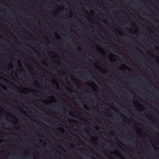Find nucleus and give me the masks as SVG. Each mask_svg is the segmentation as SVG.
Wrapping results in <instances>:
<instances>
[{
  "mask_svg": "<svg viewBox=\"0 0 159 159\" xmlns=\"http://www.w3.org/2000/svg\"><path fill=\"white\" fill-rule=\"evenodd\" d=\"M40 62L42 63V64L44 66H46L47 67L48 66V64L46 62H45L41 60L40 61Z\"/></svg>",
  "mask_w": 159,
  "mask_h": 159,
  "instance_id": "1",
  "label": "nucleus"
},
{
  "mask_svg": "<svg viewBox=\"0 0 159 159\" xmlns=\"http://www.w3.org/2000/svg\"><path fill=\"white\" fill-rule=\"evenodd\" d=\"M115 141H116L117 142V143H120V144L124 145L123 144V143H122L121 142H120V141H119V140L118 139H117V138H116L115 139Z\"/></svg>",
  "mask_w": 159,
  "mask_h": 159,
  "instance_id": "2",
  "label": "nucleus"
},
{
  "mask_svg": "<svg viewBox=\"0 0 159 159\" xmlns=\"http://www.w3.org/2000/svg\"><path fill=\"white\" fill-rule=\"evenodd\" d=\"M66 89H67L71 93H72L73 92V91L70 88H69L66 86Z\"/></svg>",
  "mask_w": 159,
  "mask_h": 159,
  "instance_id": "3",
  "label": "nucleus"
},
{
  "mask_svg": "<svg viewBox=\"0 0 159 159\" xmlns=\"http://www.w3.org/2000/svg\"><path fill=\"white\" fill-rule=\"evenodd\" d=\"M76 137L79 139V140L80 141V142H82V141L79 138L78 136H76Z\"/></svg>",
  "mask_w": 159,
  "mask_h": 159,
  "instance_id": "4",
  "label": "nucleus"
},
{
  "mask_svg": "<svg viewBox=\"0 0 159 159\" xmlns=\"http://www.w3.org/2000/svg\"><path fill=\"white\" fill-rule=\"evenodd\" d=\"M91 157L92 159H95L94 157L93 156L91 155Z\"/></svg>",
  "mask_w": 159,
  "mask_h": 159,
  "instance_id": "5",
  "label": "nucleus"
},
{
  "mask_svg": "<svg viewBox=\"0 0 159 159\" xmlns=\"http://www.w3.org/2000/svg\"><path fill=\"white\" fill-rule=\"evenodd\" d=\"M84 12H85V13H87V11L85 10L84 9Z\"/></svg>",
  "mask_w": 159,
  "mask_h": 159,
  "instance_id": "6",
  "label": "nucleus"
},
{
  "mask_svg": "<svg viewBox=\"0 0 159 159\" xmlns=\"http://www.w3.org/2000/svg\"><path fill=\"white\" fill-rule=\"evenodd\" d=\"M0 78H1V79H5L3 78L2 77V76H0Z\"/></svg>",
  "mask_w": 159,
  "mask_h": 159,
  "instance_id": "7",
  "label": "nucleus"
},
{
  "mask_svg": "<svg viewBox=\"0 0 159 159\" xmlns=\"http://www.w3.org/2000/svg\"><path fill=\"white\" fill-rule=\"evenodd\" d=\"M14 75L15 76H17V75H16V74L14 72Z\"/></svg>",
  "mask_w": 159,
  "mask_h": 159,
  "instance_id": "8",
  "label": "nucleus"
},
{
  "mask_svg": "<svg viewBox=\"0 0 159 159\" xmlns=\"http://www.w3.org/2000/svg\"><path fill=\"white\" fill-rule=\"evenodd\" d=\"M156 149H157V150H159V148H156Z\"/></svg>",
  "mask_w": 159,
  "mask_h": 159,
  "instance_id": "9",
  "label": "nucleus"
},
{
  "mask_svg": "<svg viewBox=\"0 0 159 159\" xmlns=\"http://www.w3.org/2000/svg\"><path fill=\"white\" fill-rule=\"evenodd\" d=\"M111 158L112 159H115V158H112V157H111Z\"/></svg>",
  "mask_w": 159,
  "mask_h": 159,
  "instance_id": "10",
  "label": "nucleus"
},
{
  "mask_svg": "<svg viewBox=\"0 0 159 159\" xmlns=\"http://www.w3.org/2000/svg\"><path fill=\"white\" fill-rule=\"evenodd\" d=\"M101 71H102V69L100 70ZM101 73H103L102 71H101Z\"/></svg>",
  "mask_w": 159,
  "mask_h": 159,
  "instance_id": "11",
  "label": "nucleus"
},
{
  "mask_svg": "<svg viewBox=\"0 0 159 159\" xmlns=\"http://www.w3.org/2000/svg\"><path fill=\"white\" fill-rule=\"evenodd\" d=\"M23 71H24L25 72V73H26L25 71L24 70H23Z\"/></svg>",
  "mask_w": 159,
  "mask_h": 159,
  "instance_id": "12",
  "label": "nucleus"
},
{
  "mask_svg": "<svg viewBox=\"0 0 159 159\" xmlns=\"http://www.w3.org/2000/svg\"><path fill=\"white\" fill-rule=\"evenodd\" d=\"M121 115L122 116H123L122 114H121Z\"/></svg>",
  "mask_w": 159,
  "mask_h": 159,
  "instance_id": "13",
  "label": "nucleus"
},
{
  "mask_svg": "<svg viewBox=\"0 0 159 159\" xmlns=\"http://www.w3.org/2000/svg\"><path fill=\"white\" fill-rule=\"evenodd\" d=\"M1 86H3V85H2V84H1Z\"/></svg>",
  "mask_w": 159,
  "mask_h": 159,
  "instance_id": "14",
  "label": "nucleus"
},
{
  "mask_svg": "<svg viewBox=\"0 0 159 159\" xmlns=\"http://www.w3.org/2000/svg\"><path fill=\"white\" fill-rule=\"evenodd\" d=\"M37 84L38 85L39 84L38 83H37Z\"/></svg>",
  "mask_w": 159,
  "mask_h": 159,
  "instance_id": "15",
  "label": "nucleus"
},
{
  "mask_svg": "<svg viewBox=\"0 0 159 159\" xmlns=\"http://www.w3.org/2000/svg\"><path fill=\"white\" fill-rule=\"evenodd\" d=\"M154 148H155V147L154 146Z\"/></svg>",
  "mask_w": 159,
  "mask_h": 159,
  "instance_id": "16",
  "label": "nucleus"
},
{
  "mask_svg": "<svg viewBox=\"0 0 159 159\" xmlns=\"http://www.w3.org/2000/svg\"><path fill=\"white\" fill-rule=\"evenodd\" d=\"M84 108H85V109H86V108H85L84 107Z\"/></svg>",
  "mask_w": 159,
  "mask_h": 159,
  "instance_id": "17",
  "label": "nucleus"
},
{
  "mask_svg": "<svg viewBox=\"0 0 159 159\" xmlns=\"http://www.w3.org/2000/svg\"><path fill=\"white\" fill-rule=\"evenodd\" d=\"M35 82H36V81H35V82H34V83H35Z\"/></svg>",
  "mask_w": 159,
  "mask_h": 159,
  "instance_id": "18",
  "label": "nucleus"
}]
</instances>
